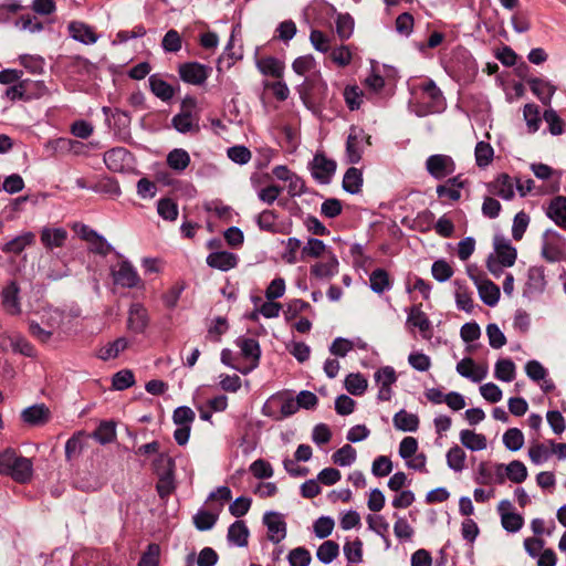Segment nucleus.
<instances>
[{
    "mask_svg": "<svg viewBox=\"0 0 566 566\" xmlns=\"http://www.w3.org/2000/svg\"><path fill=\"white\" fill-rule=\"evenodd\" d=\"M0 474L10 476L14 482L24 484L31 481L33 463L12 448L0 452Z\"/></svg>",
    "mask_w": 566,
    "mask_h": 566,
    "instance_id": "f257e3e1",
    "label": "nucleus"
},
{
    "mask_svg": "<svg viewBox=\"0 0 566 566\" xmlns=\"http://www.w3.org/2000/svg\"><path fill=\"white\" fill-rule=\"evenodd\" d=\"M200 114L197 107V99L187 95L180 103V111L171 118V126L181 134L200 132Z\"/></svg>",
    "mask_w": 566,
    "mask_h": 566,
    "instance_id": "f03ea898",
    "label": "nucleus"
},
{
    "mask_svg": "<svg viewBox=\"0 0 566 566\" xmlns=\"http://www.w3.org/2000/svg\"><path fill=\"white\" fill-rule=\"evenodd\" d=\"M312 176L322 185L331 182L337 164L334 159H329L323 151H317L310 164Z\"/></svg>",
    "mask_w": 566,
    "mask_h": 566,
    "instance_id": "7ed1b4c3",
    "label": "nucleus"
},
{
    "mask_svg": "<svg viewBox=\"0 0 566 566\" xmlns=\"http://www.w3.org/2000/svg\"><path fill=\"white\" fill-rule=\"evenodd\" d=\"M455 163L449 155L436 154L426 160V169L428 174L437 180H441L455 171Z\"/></svg>",
    "mask_w": 566,
    "mask_h": 566,
    "instance_id": "20e7f679",
    "label": "nucleus"
},
{
    "mask_svg": "<svg viewBox=\"0 0 566 566\" xmlns=\"http://www.w3.org/2000/svg\"><path fill=\"white\" fill-rule=\"evenodd\" d=\"M178 73L180 78L191 85H202L211 73V67L199 62H186L179 64Z\"/></svg>",
    "mask_w": 566,
    "mask_h": 566,
    "instance_id": "39448f33",
    "label": "nucleus"
},
{
    "mask_svg": "<svg viewBox=\"0 0 566 566\" xmlns=\"http://www.w3.org/2000/svg\"><path fill=\"white\" fill-rule=\"evenodd\" d=\"M235 344L241 349L242 356L250 361V365L244 368H238V370L247 375L253 369H255L260 364L261 358V348L260 344L254 338L239 337L235 340Z\"/></svg>",
    "mask_w": 566,
    "mask_h": 566,
    "instance_id": "423d86ee",
    "label": "nucleus"
},
{
    "mask_svg": "<svg viewBox=\"0 0 566 566\" xmlns=\"http://www.w3.org/2000/svg\"><path fill=\"white\" fill-rule=\"evenodd\" d=\"M365 132L361 128L352 126L346 140V156L350 164H358L363 156V143Z\"/></svg>",
    "mask_w": 566,
    "mask_h": 566,
    "instance_id": "0eeeda50",
    "label": "nucleus"
},
{
    "mask_svg": "<svg viewBox=\"0 0 566 566\" xmlns=\"http://www.w3.org/2000/svg\"><path fill=\"white\" fill-rule=\"evenodd\" d=\"M337 272L338 260L331 251H327L321 261L311 266V273L318 280L332 279Z\"/></svg>",
    "mask_w": 566,
    "mask_h": 566,
    "instance_id": "6e6552de",
    "label": "nucleus"
},
{
    "mask_svg": "<svg viewBox=\"0 0 566 566\" xmlns=\"http://www.w3.org/2000/svg\"><path fill=\"white\" fill-rule=\"evenodd\" d=\"M263 523L269 531V539L273 543H280L286 536V523L277 512H266L263 515Z\"/></svg>",
    "mask_w": 566,
    "mask_h": 566,
    "instance_id": "1a4fd4ad",
    "label": "nucleus"
},
{
    "mask_svg": "<svg viewBox=\"0 0 566 566\" xmlns=\"http://www.w3.org/2000/svg\"><path fill=\"white\" fill-rule=\"evenodd\" d=\"M488 191L504 200H512L515 196L514 182L506 172L500 174L493 181L488 184Z\"/></svg>",
    "mask_w": 566,
    "mask_h": 566,
    "instance_id": "9d476101",
    "label": "nucleus"
},
{
    "mask_svg": "<svg viewBox=\"0 0 566 566\" xmlns=\"http://www.w3.org/2000/svg\"><path fill=\"white\" fill-rule=\"evenodd\" d=\"M149 324L147 310L140 303H133L128 311V329L136 334L145 332Z\"/></svg>",
    "mask_w": 566,
    "mask_h": 566,
    "instance_id": "9b49d317",
    "label": "nucleus"
},
{
    "mask_svg": "<svg viewBox=\"0 0 566 566\" xmlns=\"http://www.w3.org/2000/svg\"><path fill=\"white\" fill-rule=\"evenodd\" d=\"M527 84L534 95L545 105L549 106L553 95L556 92V86L549 81L539 77L527 78Z\"/></svg>",
    "mask_w": 566,
    "mask_h": 566,
    "instance_id": "f8f14e48",
    "label": "nucleus"
},
{
    "mask_svg": "<svg viewBox=\"0 0 566 566\" xmlns=\"http://www.w3.org/2000/svg\"><path fill=\"white\" fill-rule=\"evenodd\" d=\"M114 283L126 281L127 283H142L133 264L127 260H119L111 269Z\"/></svg>",
    "mask_w": 566,
    "mask_h": 566,
    "instance_id": "ddd939ff",
    "label": "nucleus"
},
{
    "mask_svg": "<svg viewBox=\"0 0 566 566\" xmlns=\"http://www.w3.org/2000/svg\"><path fill=\"white\" fill-rule=\"evenodd\" d=\"M516 255V249L510 243V241L495 237L493 259L499 260L506 266H512L515 263Z\"/></svg>",
    "mask_w": 566,
    "mask_h": 566,
    "instance_id": "4468645a",
    "label": "nucleus"
},
{
    "mask_svg": "<svg viewBox=\"0 0 566 566\" xmlns=\"http://www.w3.org/2000/svg\"><path fill=\"white\" fill-rule=\"evenodd\" d=\"M21 418L30 426H43L50 420V409L44 403L33 405L23 409Z\"/></svg>",
    "mask_w": 566,
    "mask_h": 566,
    "instance_id": "2eb2a0df",
    "label": "nucleus"
},
{
    "mask_svg": "<svg viewBox=\"0 0 566 566\" xmlns=\"http://www.w3.org/2000/svg\"><path fill=\"white\" fill-rule=\"evenodd\" d=\"M457 371L465 378L471 379L473 382L482 381L486 374V367L476 366L471 357H465L457 364Z\"/></svg>",
    "mask_w": 566,
    "mask_h": 566,
    "instance_id": "dca6fc26",
    "label": "nucleus"
},
{
    "mask_svg": "<svg viewBox=\"0 0 566 566\" xmlns=\"http://www.w3.org/2000/svg\"><path fill=\"white\" fill-rule=\"evenodd\" d=\"M407 324L419 328L423 338H430L432 333L431 322L419 305H413L407 317Z\"/></svg>",
    "mask_w": 566,
    "mask_h": 566,
    "instance_id": "f3484780",
    "label": "nucleus"
},
{
    "mask_svg": "<svg viewBox=\"0 0 566 566\" xmlns=\"http://www.w3.org/2000/svg\"><path fill=\"white\" fill-rule=\"evenodd\" d=\"M34 243L35 234L31 231H28L8 241L6 244H3L1 250L6 254L19 255L27 247L33 245Z\"/></svg>",
    "mask_w": 566,
    "mask_h": 566,
    "instance_id": "a211bd4d",
    "label": "nucleus"
},
{
    "mask_svg": "<svg viewBox=\"0 0 566 566\" xmlns=\"http://www.w3.org/2000/svg\"><path fill=\"white\" fill-rule=\"evenodd\" d=\"M207 263L211 268L228 271L237 265L238 256L228 251L212 252L208 255Z\"/></svg>",
    "mask_w": 566,
    "mask_h": 566,
    "instance_id": "6ab92c4d",
    "label": "nucleus"
},
{
    "mask_svg": "<svg viewBox=\"0 0 566 566\" xmlns=\"http://www.w3.org/2000/svg\"><path fill=\"white\" fill-rule=\"evenodd\" d=\"M69 31L74 40L84 44H93L97 41V34L94 32L93 28L83 22H71L69 24Z\"/></svg>",
    "mask_w": 566,
    "mask_h": 566,
    "instance_id": "aec40b11",
    "label": "nucleus"
},
{
    "mask_svg": "<svg viewBox=\"0 0 566 566\" xmlns=\"http://www.w3.org/2000/svg\"><path fill=\"white\" fill-rule=\"evenodd\" d=\"M18 294V285H6L1 291L2 306L10 315H17L21 312Z\"/></svg>",
    "mask_w": 566,
    "mask_h": 566,
    "instance_id": "412c9836",
    "label": "nucleus"
},
{
    "mask_svg": "<svg viewBox=\"0 0 566 566\" xmlns=\"http://www.w3.org/2000/svg\"><path fill=\"white\" fill-rule=\"evenodd\" d=\"M67 238V232L63 228H43L41 231V242L46 249L61 248Z\"/></svg>",
    "mask_w": 566,
    "mask_h": 566,
    "instance_id": "4be33fe9",
    "label": "nucleus"
},
{
    "mask_svg": "<svg viewBox=\"0 0 566 566\" xmlns=\"http://www.w3.org/2000/svg\"><path fill=\"white\" fill-rule=\"evenodd\" d=\"M151 93L163 102L170 101L175 95L172 85L160 78L157 74H153L148 78Z\"/></svg>",
    "mask_w": 566,
    "mask_h": 566,
    "instance_id": "5701e85b",
    "label": "nucleus"
},
{
    "mask_svg": "<svg viewBox=\"0 0 566 566\" xmlns=\"http://www.w3.org/2000/svg\"><path fill=\"white\" fill-rule=\"evenodd\" d=\"M129 151L124 147H114L104 154V163L112 171H119L124 167V163Z\"/></svg>",
    "mask_w": 566,
    "mask_h": 566,
    "instance_id": "b1692460",
    "label": "nucleus"
},
{
    "mask_svg": "<svg viewBox=\"0 0 566 566\" xmlns=\"http://www.w3.org/2000/svg\"><path fill=\"white\" fill-rule=\"evenodd\" d=\"M249 535L250 532L245 523L243 521H235L229 526L227 538L234 545L244 547L248 545Z\"/></svg>",
    "mask_w": 566,
    "mask_h": 566,
    "instance_id": "393cba45",
    "label": "nucleus"
},
{
    "mask_svg": "<svg viewBox=\"0 0 566 566\" xmlns=\"http://www.w3.org/2000/svg\"><path fill=\"white\" fill-rule=\"evenodd\" d=\"M394 426L400 431L415 432L419 428V418L417 415L409 413L405 409H401L395 413L392 419Z\"/></svg>",
    "mask_w": 566,
    "mask_h": 566,
    "instance_id": "a878e982",
    "label": "nucleus"
},
{
    "mask_svg": "<svg viewBox=\"0 0 566 566\" xmlns=\"http://www.w3.org/2000/svg\"><path fill=\"white\" fill-rule=\"evenodd\" d=\"M547 214L557 226L566 229V197L557 196L554 198Z\"/></svg>",
    "mask_w": 566,
    "mask_h": 566,
    "instance_id": "bb28decb",
    "label": "nucleus"
},
{
    "mask_svg": "<svg viewBox=\"0 0 566 566\" xmlns=\"http://www.w3.org/2000/svg\"><path fill=\"white\" fill-rule=\"evenodd\" d=\"M343 189L349 193H358L363 186V174L358 168L350 167L343 178Z\"/></svg>",
    "mask_w": 566,
    "mask_h": 566,
    "instance_id": "cd10ccee",
    "label": "nucleus"
},
{
    "mask_svg": "<svg viewBox=\"0 0 566 566\" xmlns=\"http://www.w3.org/2000/svg\"><path fill=\"white\" fill-rule=\"evenodd\" d=\"M461 443L472 450L480 451L486 448V438L481 433L464 429L460 432Z\"/></svg>",
    "mask_w": 566,
    "mask_h": 566,
    "instance_id": "c85d7f7f",
    "label": "nucleus"
},
{
    "mask_svg": "<svg viewBox=\"0 0 566 566\" xmlns=\"http://www.w3.org/2000/svg\"><path fill=\"white\" fill-rule=\"evenodd\" d=\"M516 366L510 358L499 359L495 364L494 376L501 381L510 382L515 378Z\"/></svg>",
    "mask_w": 566,
    "mask_h": 566,
    "instance_id": "c756f323",
    "label": "nucleus"
},
{
    "mask_svg": "<svg viewBox=\"0 0 566 566\" xmlns=\"http://www.w3.org/2000/svg\"><path fill=\"white\" fill-rule=\"evenodd\" d=\"M189 164L190 156L182 148L172 149L167 156V165L176 171H184Z\"/></svg>",
    "mask_w": 566,
    "mask_h": 566,
    "instance_id": "7c9ffc66",
    "label": "nucleus"
},
{
    "mask_svg": "<svg viewBox=\"0 0 566 566\" xmlns=\"http://www.w3.org/2000/svg\"><path fill=\"white\" fill-rule=\"evenodd\" d=\"M258 66L262 74L270 75L275 78L283 76L284 66L282 62L273 56L263 57L258 62Z\"/></svg>",
    "mask_w": 566,
    "mask_h": 566,
    "instance_id": "2f4dec72",
    "label": "nucleus"
},
{
    "mask_svg": "<svg viewBox=\"0 0 566 566\" xmlns=\"http://www.w3.org/2000/svg\"><path fill=\"white\" fill-rule=\"evenodd\" d=\"M367 379L359 373L349 374L345 379L346 390L354 396H361L367 389Z\"/></svg>",
    "mask_w": 566,
    "mask_h": 566,
    "instance_id": "473e14b6",
    "label": "nucleus"
},
{
    "mask_svg": "<svg viewBox=\"0 0 566 566\" xmlns=\"http://www.w3.org/2000/svg\"><path fill=\"white\" fill-rule=\"evenodd\" d=\"M128 347V340L125 337H119L113 343H109L105 347L101 348L98 357L103 360L115 358L119 353L124 352Z\"/></svg>",
    "mask_w": 566,
    "mask_h": 566,
    "instance_id": "72a5a7b5",
    "label": "nucleus"
},
{
    "mask_svg": "<svg viewBox=\"0 0 566 566\" xmlns=\"http://www.w3.org/2000/svg\"><path fill=\"white\" fill-rule=\"evenodd\" d=\"M356 457V449L350 444H345L333 453L332 460L339 467H347L355 462Z\"/></svg>",
    "mask_w": 566,
    "mask_h": 566,
    "instance_id": "f704fd0d",
    "label": "nucleus"
},
{
    "mask_svg": "<svg viewBox=\"0 0 566 566\" xmlns=\"http://www.w3.org/2000/svg\"><path fill=\"white\" fill-rule=\"evenodd\" d=\"M277 218L279 214L276 213L275 210L265 209L258 216L256 223L259 228L263 231L277 233L281 232L277 226L275 224Z\"/></svg>",
    "mask_w": 566,
    "mask_h": 566,
    "instance_id": "c9c22d12",
    "label": "nucleus"
},
{
    "mask_svg": "<svg viewBox=\"0 0 566 566\" xmlns=\"http://www.w3.org/2000/svg\"><path fill=\"white\" fill-rule=\"evenodd\" d=\"M158 214L168 221H175L178 217V206L171 198H161L157 202Z\"/></svg>",
    "mask_w": 566,
    "mask_h": 566,
    "instance_id": "e433bc0d",
    "label": "nucleus"
},
{
    "mask_svg": "<svg viewBox=\"0 0 566 566\" xmlns=\"http://www.w3.org/2000/svg\"><path fill=\"white\" fill-rule=\"evenodd\" d=\"M339 554V545L334 541H325L317 549V558L324 563L329 564Z\"/></svg>",
    "mask_w": 566,
    "mask_h": 566,
    "instance_id": "4c0bfd02",
    "label": "nucleus"
},
{
    "mask_svg": "<svg viewBox=\"0 0 566 566\" xmlns=\"http://www.w3.org/2000/svg\"><path fill=\"white\" fill-rule=\"evenodd\" d=\"M505 474L514 483H522L527 478V469L523 462L513 460L505 467Z\"/></svg>",
    "mask_w": 566,
    "mask_h": 566,
    "instance_id": "58836bf2",
    "label": "nucleus"
},
{
    "mask_svg": "<svg viewBox=\"0 0 566 566\" xmlns=\"http://www.w3.org/2000/svg\"><path fill=\"white\" fill-rule=\"evenodd\" d=\"M523 115L526 120L528 132H537L542 123V118L539 116V107L533 103L526 104L523 109Z\"/></svg>",
    "mask_w": 566,
    "mask_h": 566,
    "instance_id": "ea45409f",
    "label": "nucleus"
},
{
    "mask_svg": "<svg viewBox=\"0 0 566 566\" xmlns=\"http://www.w3.org/2000/svg\"><path fill=\"white\" fill-rule=\"evenodd\" d=\"M503 443L506 449L517 451L524 444V434L518 428H510L503 434Z\"/></svg>",
    "mask_w": 566,
    "mask_h": 566,
    "instance_id": "a19ab883",
    "label": "nucleus"
},
{
    "mask_svg": "<svg viewBox=\"0 0 566 566\" xmlns=\"http://www.w3.org/2000/svg\"><path fill=\"white\" fill-rule=\"evenodd\" d=\"M465 452L459 446H453L447 452V463L452 470L460 472L464 469Z\"/></svg>",
    "mask_w": 566,
    "mask_h": 566,
    "instance_id": "79ce46f5",
    "label": "nucleus"
},
{
    "mask_svg": "<svg viewBox=\"0 0 566 566\" xmlns=\"http://www.w3.org/2000/svg\"><path fill=\"white\" fill-rule=\"evenodd\" d=\"M544 120L548 124L552 135H562L565 130V122L558 116L555 109L548 108L543 114Z\"/></svg>",
    "mask_w": 566,
    "mask_h": 566,
    "instance_id": "37998d69",
    "label": "nucleus"
},
{
    "mask_svg": "<svg viewBox=\"0 0 566 566\" xmlns=\"http://www.w3.org/2000/svg\"><path fill=\"white\" fill-rule=\"evenodd\" d=\"M494 150L489 143L479 142L475 146V161L479 167H486L493 160Z\"/></svg>",
    "mask_w": 566,
    "mask_h": 566,
    "instance_id": "c03bdc74",
    "label": "nucleus"
},
{
    "mask_svg": "<svg viewBox=\"0 0 566 566\" xmlns=\"http://www.w3.org/2000/svg\"><path fill=\"white\" fill-rule=\"evenodd\" d=\"M354 31V19L349 13L338 14L336 19V32L340 40L350 38Z\"/></svg>",
    "mask_w": 566,
    "mask_h": 566,
    "instance_id": "a18cd8bd",
    "label": "nucleus"
},
{
    "mask_svg": "<svg viewBox=\"0 0 566 566\" xmlns=\"http://www.w3.org/2000/svg\"><path fill=\"white\" fill-rule=\"evenodd\" d=\"M93 436L102 444L109 443L116 437L115 424L109 421H103L96 428Z\"/></svg>",
    "mask_w": 566,
    "mask_h": 566,
    "instance_id": "49530a36",
    "label": "nucleus"
},
{
    "mask_svg": "<svg viewBox=\"0 0 566 566\" xmlns=\"http://www.w3.org/2000/svg\"><path fill=\"white\" fill-rule=\"evenodd\" d=\"M343 549L349 563L357 564L363 560V542L359 538L346 542Z\"/></svg>",
    "mask_w": 566,
    "mask_h": 566,
    "instance_id": "de8ad7c7",
    "label": "nucleus"
},
{
    "mask_svg": "<svg viewBox=\"0 0 566 566\" xmlns=\"http://www.w3.org/2000/svg\"><path fill=\"white\" fill-rule=\"evenodd\" d=\"M326 245L322 240L311 238L306 245L302 249V258H323L326 255Z\"/></svg>",
    "mask_w": 566,
    "mask_h": 566,
    "instance_id": "09e8293b",
    "label": "nucleus"
},
{
    "mask_svg": "<svg viewBox=\"0 0 566 566\" xmlns=\"http://www.w3.org/2000/svg\"><path fill=\"white\" fill-rule=\"evenodd\" d=\"M135 384L134 373L129 369L117 371L113 376L112 386L116 390H125Z\"/></svg>",
    "mask_w": 566,
    "mask_h": 566,
    "instance_id": "8fccbe9b",
    "label": "nucleus"
},
{
    "mask_svg": "<svg viewBox=\"0 0 566 566\" xmlns=\"http://www.w3.org/2000/svg\"><path fill=\"white\" fill-rule=\"evenodd\" d=\"M29 80L20 81L18 84L12 85L7 88L6 95L12 101L22 99L29 101L32 98V95L29 94Z\"/></svg>",
    "mask_w": 566,
    "mask_h": 566,
    "instance_id": "3c124183",
    "label": "nucleus"
},
{
    "mask_svg": "<svg viewBox=\"0 0 566 566\" xmlns=\"http://www.w3.org/2000/svg\"><path fill=\"white\" fill-rule=\"evenodd\" d=\"M161 46L166 52L176 53L180 51L182 46V40L179 32L175 29H170L164 35Z\"/></svg>",
    "mask_w": 566,
    "mask_h": 566,
    "instance_id": "603ef678",
    "label": "nucleus"
},
{
    "mask_svg": "<svg viewBox=\"0 0 566 566\" xmlns=\"http://www.w3.org/2000/svg\"><path fill=\"white\" fill-rule=\"evenodd\" d=\"M159 557L160 546L156 543H150L143 553L138 566H159Z\"/></svg>",
    "mask_w": 566,
    "mask_h": 566,
    "instance_id": "864d4df0",
    "label": "nucleus"
},
{
    "mask_svg": "<svg viewBox=\"0 0 566 566\" xmlns=\"http://www.w3.org/2000/svg\"><path fill=\"white\" fill-rule=\"evenodd\" d=\"M290 566H308L312 560V556L308 549L305 547H296L289 553L287 556Z\"/></svg>",
    "mask_w": 566,
    "mask_h": 566,
    "instance_id": "5fc2aeb1",
    "label": "nucleus"
},
{
    "mask_svg": "<svg viewBox=\"0 0 566 566\" xmlns=\"http://www.w3.org/2000/svg\"><path fill=\"white\" fill-rule=\"evenodd\" d=\"M481 300L489 306L497 304L500 298L499 285H476Z\"/></svg>",
    "mask_w": 566,
    "mask_h": 566,
    "instance_id": "6e6d98bb",
    "label": "nucleus"
},
{
    "mask_svg": "<svg viewBox=\"0 0 566 566\" xmlns=\"http://www.w3.org/2000/svg\"><path fill=\"white\" fill-rule=\"evenodd\" d=\"M431 273L437 281L444 282L452 276L453 269L446 260H438L433 262Z\"/></svg>",
    "mask_w": 566,
    "mask_h": 566,
    "instance_id": "4d7b16f0",
    "label": "nucleus"
},
{
    "mask_svg": "<svg viewBox=\"0 0 566 566\" xmlns=\"http://www.w3.org/2000/svg\"><path fill=\"white\" fill-rule=\"evenodd\" d=\"M217 518L213 513L201 510L193 516V524L199 531H208L213 527Z\"/></svg>",
    "mask_w": 566,
    "mask_h": 566,
    "instance_id": "13d9d810",
    "label": "nucleus"
},
{
    "mask_svg": "<svg viewBox=\"0 0 566 566\" xmlns=\"http://www.w3.org/2000/svg\"><path fill=\"white\" fill-rule=\"evenodd\" d=\"M501 522L504 530L515 533L523 527L524 518L517 513H501Z\"/></svg>",
    "mask_w": 566,
    "mask_h": 566,
    "instance_id": "bf43d9fd",
    "label": "nucleus"
},
{
    "mask_svg": "<svg viewBox=\"0 0 566 566\" xmlns=\"http://www.w3.org/2000/svg\"><path fill=\"white\" fill-rule=\"evenodd\" d=\"M528 222L530 217L524 211H520L515 214L512 227V237L514 240L520 241L523 238Z\"/></svg>",
    "mask_w": 566,
    "mask_h": 566,
    "instance_id": "052dcab7",
    "label": "nucleus"
},
{
    "mask_svg": "<svg viewBox=\"0 0 566 566\" xmlns=\"http://www.w3.org/2000/svg\"><path fill=\"white\" fill-rule=\"evenodd\" d=\"M250 471L256 479L261 480L270 479L273 476L272 465L263 459L253 461L250 465Z\"/></svg>",
    "mask_w": 566,
    "mask_h": 566,
    "instance_id": "680f3d73",
    "label": "nucleus"
},
{
    "mask_svg": "<svg viewBox=\"0 0 566 566\" xmlns=\"http://www.w3.org/2000/svg\"><path fill=\"white\" fill-rule=\"evenodd\" d=\"M20 63L27 70H29L33 74H40L43 72L44 59L39 55H29L23 54L20 55Z\"/></svg>",
    "mask_w": 566,
    "mask_h": 566,
    "instance_id": "e2e57ef3",
    "label": "nucleus"
},
{
    "mask_svg": "<svg viewBox=\"0 0 566 566\" xmlns=\"http://www.w3.org/2000/svg\"><path fill=\"white\" fill-rule=\"evenodd\" d=\"M486 335L489 337V343L492 348L499 349L506 344L505 335L494 323L489 324L486 326Z\"/></svg>",
    "mask_w": 566,
    "mask_h": 566,
    "instance_id": "0e129e2a",
    "label": "nucleus"
},
{
    "mask_svg": "<svg viewBox=\"0 0 566 566\" xmlns=\"http://www.w3.org/2000/svg\"><path fill=\"white\" fill-rule=\"evenodd\" d=\"M455 292L457 306L459 310L470 313L473 308L472 293L468 291L465 285H458Z\"/></svg>",
    "mask_w": 566,
    "mask_h": 566,
    "instance_id": "69168bd1",
    "label": "nucleus"
},
{
    "mask_svg": "<svg viewBox=\"0 0 566 566\" xmlns=\"http://www.w3.org/2000/svg\"><path fill=\"white\" fill-rule=\"evenodd\" d=\"M154 467L158 475L161 474H174L175 472V460L168 454L160 453L154 461Z\"/></svg>",
    "mask_w": 566,
    "mask_h": 566,
    "instance_id": "338daca9",
    "label": "nucleus"
},
{
    "mask_svg": "<svg viewBox=\"0 0 566 566\" xmlns=\"http://www.w3.org/2000/svg\"><path fill=\"white\" fill-rule=\"evenodd\" d=\"M392 471V462L386 455L377 457L371 467V472L375 476H387Z\"/></svg>",
    "mask_w": 566,
    "mask_h": 566,
    "instance_id": "774afa93",
    "label": "nucleus"
}]
</instances>
